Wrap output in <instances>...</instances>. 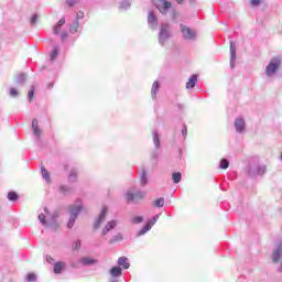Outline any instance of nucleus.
<instances>
[{
  "mask_svg": "<svg viewBox=\"0 0 282 282\" xmlns=\"http://www.w3.org/2000/svg\"><path fill=\"white\" fill-rule=\"evenodd\" d=\"M117 226H118V220L117 219L107 221L106 225L104 226L102 230H101L102 237H107V235L110 234L111 230H113Z\"/></svg>",
  "mask_w": 282,
  "mask_h": 282,
  "instance_id": "14",
  "label": "nucleus"
},
{
  "mask_svg": "<svg viewBox=\"0 0 282 282\" xmlns=\"http://www.w3.org/2000/svg\"><path fill=\"white\" fill-rule=\"evenodd\" d=\"M158 219H160V214H156L151 220H149L147 226L138 231V236L142 237V235H147V232H149V230H151V228L158 224Z\"/></svg>",
  "mask_w": 282,
  "mask_h": 282,
  "instance_id": "8",
  "label": "nucleus"
},
{
  "mask_svg": "<svg viewBox=\"0 0 282 282\" xmlns=\"http://www.w3.org/2000/svg\"><path fill=\"white\" fill-rule=\"evenodd\" d=\"M158 219H160V214H156L151 220H149L147 226L138 231V236L142 237V235H147V232H149V230H151V228L158 224Z\"/></svg>",
  "mask_w": 282,
  "mask_h": 282,
  "instance_id": "9",
  "label": "nucleus"
},
{
  "mask_svg": "<svg viewBox=\"0 0 282 282\" xmlns=\"http://www.w3.org/2000/svg\"><path fill=\"white\" fill-rule=\"evenodd\" d=\"M281 258H282V246L280 245L279 247H276V249L272 253L273 263H279V261H281Z\"/></svg>",
  "mask_w": 282,
  "mask_h": 282,
  "instance_id": "17",
  "label": "nucleus"
},
{
  "mask_svg": "<svg viewBox=\"0 0 282 282\" xmlns=\"http://www.w3.org/2000/svg\"><path fill=\"white\" fill-rule=\"evenodd\" d=\"M109 213V208H107V206H104L101 208V212L99 214V216L97 217V219L95 220V225L94 227L98 230V228H100V226H102V224H105V220L107 219V215Z\"/></svg>",
  "mask_w": 282,
  "mask_h": 282,
  "instance_id": "12",
  "label": "nucleus"
},
{
  "mask_svg": "<svg viewBox=\"0 0 282 282\" xmlns=\"http://www.w3.org/2000/svg\"><path fill=\"white\" fill-rule=\"evenodd\" d=\"M85 17V13L83 11L77 12V19H83Z\"/></svg>",
  "mask_w": 282,
  "mask_h": 282,
  "instance_id": "50",
  "label": "nucleus"
},
{
  "mask_svg": "<svg viewBox=\"0 0 282 282\" xmlns=\"http://www.w3.org/2000/svg\"><path fill=\"white\" fill-rule=\"evenodd\" d=\"M158 89H160V84L158 82H154L151 90L152 98H155V95L158 94Z\"/></svg>",
  "mask_w": 282,
  "mask_h": 282,
  "instance_id": "30",
  "label": "nucleus"
},
{
  "mask_svg": "<svg viewBox=\"0 0 282 282\" xmlns=\"http://www.w3.org/2000/svg\"><path fill=\"white\" fill-rule=\"evenodd\" d=\"M228 166H230V163L228 162V160L221 159L219 167L223 170H226V169H228Z\"/></svg>",
  "mask_w": 282,
  "mask_h": 282,
  "instance_id": "36",
  "label": "nucleus"
},
{
  "mask_svg": "<svg viewBox=\"0 0 282 282\" xmlns=\"http://www.w3.org/2000/svg\"><path fill=\"white\" fill-rule=\"evenodd\" d=\"M235 61H237V51L235 50V43L230 42V67L234 69Z\"/></svg>",
  "mask_w": 282,
  "mask_h": 282,
  "instance_id": "16",
  "label": "nucleus"
},
{
  "mask_svg": "<svg viewBox=\"0 0 282 282\" xmlns=\"http://www.w3.org/2000/svg\"><path fill=\"white\" fill-rule=\"evenodd\" d=\"M147 197V192H137L134 194L133 189H128L126 193L127 202H133V199H144Z\"/></svg>",
  "mask_w": 282,
  "mask_h": 282,
  "instance_id": "13",
  "label": "nucleus"
},
{
  "mask_svg": "<svg viewBox=\"0 0 282 282\" xmlns=\"http://www.w3.org/2000/svg\"><path fill=\"white\" fill-rule=\"evenodd\" d=\"M10 96H12V98H17V96H19V90H17V88H11Z\"/></svg>",
  "mask_w": 282,
  "mask_h": 282,
  "instance_id": "43",
  "label": "nucleus"
},
{
  "mask_svg": "<svg viewBox=\"0 0 282 282\" xmlns=\"http://www.w3.org/2000/svg\"><path fill=\"white\" fill-rule=\"evenodd\" d=\"M41 171H42V177L45 180V182H47V184H50L51 182L50 172H47L45 167H42Z\"/></svg>",
  "mask_w": 282,
  "mask_h": 282,
  "instance_id": "28",
  "label": "nucleus"
},
{
  "mask_svg": "<svg viewBox=\"0 0 282 282\" xmlns=\"http://www.w3.org/2000/svg\"><path fill=\"white\" fill-rule=\"evenodd\" d=\"M186 133H188V130L186 129V127H184V129L182 130V134L186 135Z\"/></svg>",
  "mask_w": 282,
  "mask_h": 282,
  "instance_id": "51",
  "label": "nucleus"
},
{
  "mask_svg": "<svg viewBox=\"0 0 282 282\" xmlns=\"http://www.w3.org/2000/svg\"><path fill=\"white\" fill-rule=\"evenodd\" d=\"M85 207H83V202L77 200L69 207V219L67 224V228H74V224H76V219H78V215L82 210H84Z\"/></svg>",
  "mask_w": 282,
  "mask_h": 282,
  "instance_id": "3",
  "label": "nucleus"
},
{
  "mask_svg": "<svg viewBox=\"0 0 282 282\" xmlns=\"http://www.w3.org/2000/svg\"><path fill=\"white\" fill-rule=\"evenodd\" d=\"M122 239H124V236H122V234L119 232L112 237L111 242L116 243L118 241H122Z\"/></svg>",
  "mask_w": 282,
  "mask_h": 282,
  "instance_id": "34",
  "label": "nucleus"
},
{
  "mask_svg": "<svg viewBox=\"0 0 282 282\" xmlns=\"http://www.w3.org/2000/svg\"><path fill=\"white\" fill-rule=\"evenodd\" d=\"M56 56H58V48H54L51 53V61H56Z\"/></svg>",
  "mask_w": 282,
  "mask_h": 282,
  "instance_id": "40",
  "label": "nucleus"
},
{
  "mask_svg": "<svg viewBox=\"0 0 282 282\" xmlns=\"http://www.w3.org/2000/svg\"><path fill=\"white\" fill-rule=\"evenodd\" d=\"M140 184L141 186H147V184H149V176H147V170H143L140 174Z\"/></svg>",
  "mask_w": 282,
  "mask_h": 282,
  "instance_id": "23",
  "label": "nucleus"
},
{
  "mask_svg": "<svg viewBox=\"0 0 282 282\" xmlns=\"http://www.w3.org/2000/svg\"><path fill=\"white\" fill-rule=\"evenodd\" d=\"M154 206H156V208H162L164 206V198H159L154 200Z\"/></svg>",
  "mask_w": 282,
  "mask_h": 282,
  "instance_id": "38",
  "label": "nucleus"
},
{
  "mask_svg": "<svg viewBox=\"0 0 282 282\" xmlns=\"http://www.w3.org/2000/svg\"><path fill=\"white\" fill-rule=\"evenodd\" d=\"M153 6H155L161 14H169L173 8V4L166 0H153Z\"/></svg>",
  "mask_w": 282,
  "mask_h": 282,
  "instance_id": "5",
  "label": "nucleus"
},
{
  "mask_svg": "<svg viewBox=\"0 0 282 282\" xmlns=\"http://www.w3.org/2000/svg\"><path fill=\"white\" fill-rule=\"evenodd\" d=\"M172 36H173V32L171 31V24L162 23L159 32L160 45L162 46L166 45Z\"/></svg>",
  "mask_w": 282,
  "mask_h": 282,
  "instance_id": "4",
  "label": "nucleus"
},
{
  "mask_svg": "<svg viewBox=\"0 0 282 282\" xmlns=\"http://www.w3.org/2000/svg\"><path fill=\"white\" fill-rule=\"evenodd\" d=\"M76 180H77L76 170H72V171L69 172V175H68V182L74 183V182H76Z\"/></svg>",
  "mask_w": 282,
  "mask_h": 282,
  "instance_id": "32",
  "label": "nucleus"
},
{
  "mask_svg": "<svg viewBox=\"0 0 282 282\" xmlns=\"http://www.w3.org/2000/svg\"><path fill=\"white\" fill-rule=\"evenodd\" d=\"M158 219H160V214H156L151 220H149L147 226L138 231V236L142 237V235H147V232H149V230H151V228L158 224Z\"/></svg>",
  "mask_w": 282,
  "mask_h": 282,
  "instance_id": "10",
  "label": "nucleus"
},
{
  "mask_svg": "<svg viewBox=\"0 0 282 282\" xmlns=\"http://www.w3.org/2000/svg\"><path fill=\"white\" fill-rule=\"evenodd\" d=\"M65 268H67V264H65V262H56L54 264L53 272L54 274H61L63 270H65Z\"/></svg>",
  "mask_w": 282,
  "mask_h": 282,
  "instance_id": "19",
  "label": "nucleus"
},
{
  "mask_svg": "<svg viewBox=\"0 0 282 282\" xmlns=\"http://www.w3.org/2000/svg\"><path fill=\"white\" fill-rule=\"evenodd\" d=\"M36 21H39V15L35 14L31 18V23L34 25Z\"/></svg>",
  "mask_w": 282,
  "mask_h": 282,
  "instance_id": "47",
  "label": "nucleus"
},
{
  "mask_svg": "<svg viewBox=\"0 0 282 282\" xmlns=\"http://www.w3.org/2000/svg\"><path fill=\"white\" fill-rule=\"evenodd\" d=\"M70 34H76L78 32V20H76L69 28Z\"/></svg>",
  "mask_w": 282,
  "mask_h": 282,
  "instance_id": "33",
  "label": "nucleus"
},
{
  "mask_svg": "<svg viewBox=\"0 0 282 282\" xmlns=\"http://www.w3.org/2000/svg\"><path fill=\"white\" fill-rule=\"evenodd\" d=\"M148 24L151 28V30H158V17L153 11H149Z\"/></svg>",
  "mask_w": 282,
  "mask_h": 282,
  "instance_id": "15",
  "label": "nucleus"
},
{
  "mask_svg": "<svg viewBox=\"0 0 282 282\" xmlns=\"http://www.w3.org/2000/svg\"><path fill=\"white\" fill-rule=\"evenodd\" d=\"M158 219H160V214H156L151 220H149L147 226L138 231V236L142 237V235H147V232H149V230H151V228L158 224Z\"/></svg>",
  "mask_w": 282,
  "mask_h": 282,
  "instance_id": "11",
  "label": "nucleus"
},
{
  "mask_svg": "<svg viewBox=\"0 0 282 282\" xmlns=\"http://www.w3.org/2000/svg\"><path fill=\"white\" fill-rule=\"evenodd\" d=\"M234 128L236 133H246V119L243 117H237L234 121Z\"/></svg>",
  "mask_w": 282,
  "mask_h": 282,
  "instance_id": "7",
  "label": "nucleus"
},
{
  "mask_svg": "<svg viewBox=\"0 0 282 282\" xmlns=\"http://www.w3.org/2000/svg\"><path fill=\"white\" fill-rule=\"evenodd\" d=\"M153 143L156 149H160V135L158 134V131L152 132Z\"/></svg>",
  "mask_w": 282,
  "mask_h": 282,
  "instance_id": "27",
  "label": "nucleus"
},
{
  "mask_svg": "<svg viewBox=\"0 0 282 282\" xmlns=\"http://www.w3.org/2000/svg\"><path fill=\"white\" fill-rule=\"evenodd\" d=\"M267 171L265 165H260L257 170L258 175H263Z\"/></svg>",
  "mask_w": 282,
  "mask_h": 282,
  "instance_id": "41",
  "label": "nucleus"
},
{
  "mask_svg": "<svg viewBox=\"0 0 282 282\" xmlns=\"http://www.w3.org/2000/svg\"><path fill=\"white\" fill-rule=\"evenodd\" d=\"M80 263L83 265H94V264L98 263V260H95V259H91V258H83L80 260Z\"/></svg>",
  "mask_w": 282,
  "mask_h": 282,
  "instance_id": "25",
  "label": "nucleus"
},
{
  "mask_svg": "<svg viewBox=\"0 0 282 282\" xmlns=\"http://www.w3.org/2000/svg\"><path fill=\"white\" fill-rule=\"evenodd\" d=\"M177 3H184V0H176Z\"/></svg>",
  "mask_w": 282,
  "mask_h": 282,
  "instance_id": "53",
  "label": "nucleus"
},
{
  "mask_svg": "<svg viewBox=\"0 0 282 282\" xmlns=\"http://www.w3.org/2000/svg\"><path fill=\"white\" fill-rule=\"evenodd\" d=\"M197 85V75H192L186 83V89H193Z\"/></svg>",
  "mask_w": 282,
  "mask_h": 282,
  "instance_id": "22",
  "label": "nucleus"
},
{
  "mask_svg": "<svg viewBox=\"0 0 282 282\" xmlns=\"http://www.w3.org/2000/svg\"><path fill=\"white\" fill-rule=\"evenodd\" d=\"M32 131L35 137L41 138L42 130L39 128V120L36 119L32 120Z\"/></svg>",
  "mask_w": 282,
  "mask_h": 282,
  "instance_id": "18",
  "label": "nucleus"
},
{
  "mask_svg": "<svg viewBox=\"0 0 282 282\" xmlns=\"http://www.w3.org/2000/svg\"><path fill=\"white\" fill-rule=\"evenodd\" d=\"M174 184H180L182 182V173L177 172L172 175Z\"/></svg>",
  "mask_w": 282,
  "mask_h": 282,
  "instance_id": "29",
  "label": "nucleus"
},
{
  "mask_svg": "<svg viewBox=\"0 0 282 282\" xmlns=\"http://www.w3.org/2000/svg\"><path fill=\"white\" fill-rule=\"evenodd\" d=\"M65 25V18H62L53 28V34H61V28Z\"/></svg>",
  "mask_w": 282,
  "mask_h": 282,
  "instance_id": "21",
  "label": "nucleus"
},
{
  "mask_svg": "<svg viewBox=\"0 0 282 282\" xmlns=\"http://www.w3.org/2000/svg\"><path fill=\"white\" fill-rule=\"evenodd\" d=\"M47 263H54V258L52 256H46Z\"/></svg>",
  "mask_w": 282,
  "mask_h": 282,
  "instance_id": "49",
  "label": "nucleus"
},
{
  "mask_svg": "<svg viewBox=\"0 0 282 282\" xmlns=\"http://www.w3.org/2000/svg\"><path fill=\"white\" fill-rule=\"evenodd\" d=\"M26 76L25 74L21 73L15 77V84L17 85H24L25 84Z\"/></svg>",
  "mask_w": 282,
  "mask_h": 282,
  "instance_id": "26",
  "label": "nucleus"
},
{
  "mask_svg": "<svg viewBox=\"0 0 282 282\" xmlns=\"http://www.w3.org/2000/svg\"><path fill=\"white\" fill-rule=\"evenodd\" d=\"M181 32L185 41H195L197 39V31L188 28L187 25L181 24Z\"/></svg>",
  "mask_w": 282,
  "mask_h": 282,
  "instance_id": "6",
  "label": "nucleus"
},
{
  "mask_svg": "<svg viewBox=\"0 0 282 282\" xmlns=\"http://www.w3.org/2000/svg\"><path fill=\"white\" fill-rule=\"evenodd\" d=\"M26 281H28V282H36V274H34V273H29V274L26 275Z\"/></svg>",
  "mask_w": 282,
  "mask_h": 282,
  "instance_id": "39",
  "label": "nucleus"
},
{
  "mask_svg": "<svg viewBox=\"0 0 282 282\" xmlns=\"http://www.w3.org/2000/svg\"><path fill=\"white\" fill-rule=\"evenodd\" d=\"M28 98L30 101H32V98H34V87H31V89L29 90Z\"/></svg>",
  "mask_w": 282,
  "mask_h": 282,
  "instance_id": "44",
  "label": "nucleus"
},
{
  "mask_svg": "<svg viewBox=\"0 0 282 282\" xmlns=\"http://www.w3.org/2000/svg\"><path fill=\"white\" fill-rule=\"evenodd\" d=\"M78 1H80V0H67L66 3H67V6H69L72 8L73 6H76V3H78Z\"/></svg>",
  "mask_w": 282,
  "mask_h": 282,
  "instance_id": "45",
  "label": "nucleus"
},
{
  "mask_svg": "<svg viewBox=\"0 0 282 282\" xmlns=\"http://www.w3.org/2000/svg\"><path fill=\"white\" fill-rule=\"evenodd\" d=\"M128 8H131V1L130 0H123L120 3V10H128Z\"/></svg>",
  "mask_w": 282,
  "mask_h": 282,
  "instance_id": "31",
  "label": "nucleus"
},
{
  "mask_svg": "<svg viewBox=\"0 0 282 282\" xmlns=\"http://www.w3.org/2000/svg\"><path fill=\"white\" fill-rule=\"evenodd\" d=\"M58 217V212L51 213L47 207L44 208V213L39 215L40 223L42 226H48V228H58V223L56 218Z\"/></svg>",
  "mask_w": 282,
  "mask_h": 282,
  "instance_id": "1",
  "label": "nucleus"
},
{
  "mask_svg": "<svg viewBox=\"0 0 282 282\" xmlns=\"http://www.w3.org/2000/svg\"><path fill=\"white\" fill-rule=\"evenodd\" d=\"M8 199L10 202H17V199H19V195H17V193H14V192H9Z\"/></svg>",
  "mask_w": 282,
  "mask_h": 282,
  "instance_id": "35",
  "label": "nucleus"
},
{
  "mask_svg": "<svg viewBox=\"0 0 282 282\" xmlns=\"http://www.w3.org/2000/svg\"><path fill=\"white\" fill-rule=\"evenodd\" d=\"M59 191H62V193H67V191H69V187L67 185H62L59 187Z\"/></svg>",
  "mask_w": 282,
  "mask_h": 282,
  "instance_id": "46",
  "label": "nucleus"
},
{
  "mask_svg": "<svg viewBox=\"0 0 282 282\" xmlns=\"http://www.w3.org/2000/svg\"><path fill=\"white\" fill-rule=\"evenodd\" d=\"M80 247H82L80 240H76V241L73 243L72 249H73V250H80Z\"/></svg>",
  "mask_w": 282,
  "mask_h": 282,
  "instance_id": "42",
  "label": "nucleus"
},
{
  "mask_svg": "<svg viewBox=\"0 0 282 282\" xmlns=\"http://www.w3.org/2000/svg\"><path fill=\"white\" fill-rule=\"evenodd\" d=\"M261 3V0H251V6L257 7Z\"/></svg>",
  "mask_w": 282,
  "mask_h": 282,
  "instance_id": "48",
  "label": "nucleus"
},
{
  "mask_svg": "<svg viewBox=\"0 0 282 282\" xmlns=\"http://www.w3.org/2000/svg\"><path fill=\"white\" fill-rule=\"evenodd\" d=\"M110 274H111V276H115V278L122 276V268H120V267H113V268L110 270Z\"/></svg>",
  "mask_w": 282,
  "mask_h": 282,
  "instance_id": "24",
  "label": "nucleus"
},
{
  "mask_svg": "<svg viewBox=\"0 0 282 282\" xmlns=\"http://www.w3.org/2000/svg\"><path fill=\"white\" fill-rule=\"evenodd\" d=\"M132 224H142L144 221V217L142 216H134L131 219Z\"/></svg>",
  "mask_w": 282,
  "mask_h": 282,
  "instance_id": "37",
  "label": "nucleus"
},
{
  "mask_svg": "<svg viewBox=\"0 0 282 282\" xmlns=\"http://www.w3.org/2000/svg\"><path fill=\"white\" fill-rule=\"evenodd\" d=\"M61 36H62V39H67V32H63V33L61 34Z\"/></svg>",
  "mask_w": 282,
  "mask_h": 282,
  "instance_id": "52",
  "label": "nucleus"
},
{
  "mask_svg": "<svg viewBox=\"0 0 282 282\" xmlns=\"http://www.w3.org/2000/svg\"><path fill=\"white\" fill-rule=\"evenodd\" d=\"M282 58L281 56H274L270 59L269 64L267 65L264 69V75L268 78H272L276 76V72H279V68L281 67Z\"/></svg>",
  "mask_w": 282,
  "mask_h": 282,
  "instance_id": "2",
  "label": "nucleus"
},
{
  "mask_svg": "<svg viewBox=\"0 0 282 282\" xmlns=\"http://www.w3.org/2000/svg\"><path fill=\"white\" fill-rule=\"evenodd\" d=\"M118 265H120L121 268H123V270H129L130 264H129V258L127 257H120L118 259Z\"/></svg>",
  "mask_w": 282,
  "mask_h": 282,
  "instance_id": "20",
  "label": "nucleus"
}]
</instances>
